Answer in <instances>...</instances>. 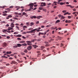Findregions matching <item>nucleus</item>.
I'll list each match as a JSON object with an SVG mask.
<instances>
[{
	"instance_id": "obj_46",
	"label": "nucleus",
	"mask_w": 78,
	"mask_h": 78,
	"mask_svg": "<svg viewBox=\"0 0 78 78\" xmlns=\"http://www.w3.org/2000/svg\"><path fill=\"white\" fill-rule=\"evenodd\" d=\"M7 10L8 11H11V10L10 9H7Z\"/></svg>"
},
{
	"instance_id": "obj_60",
	"label": "nucleus",
	"mask_w": 78,
	"mask_h": 78,
	"mask_svg": "<svg viewBox=\"0 0 78 78\" xmlns=\"http://www.w3.org/2000/svg\"><path fill=\"white\" fill-rule=\"evenodd\" d=\"M43 52H46L47 51L45 50H43Z\"/></svg>"
},
{
	"instance_id": "obj_64",
	"label": "nucleus",
	"mask_w": 78,
	"mask_h": 78,
	"mask_svg": "<svg viewBox=\"0 0 78 78\" xmlns=\"http://www.w3.org/2000/svg\"><path fill=\"white\" fill-rule=\"evenodd\" d=\"M68 23H71V21H70V20H69L68 21Z\"/></svg>"
},
{
	"instance_id": "obj_34",
	"label": "nucleus",
	"mask_w": 78,
	"mask_h": 78,
	"mask_svg": "<svg viewBox=\"0 0 78 78\" xmlns=\"http://www.w3.org/2000/svg\"><path fill=\"white\" fill-rule=\"evenodd\" d=\"M2 15L3 16H7V14L6 13L3 14Z\"/></svg>"
},
{
	"instance_id": "obj_16",
	"label": "nucleus",
	"mask_w": 78,
	"mask_h": 78,
	"mask_svg": "<svg viewBox=\"0 0 78 78\" xmlns=\"http://www.w3.org/2000/svg\"><path fill=\"white\" fill-rule=\"evenodd\" d=\"M41 50H43L44 48H45V47L44 46H41Z\"/></svg>"
},
{
	"instance_id": "obj_14",
	"label": "nucleus",
	"mask_w": 78,
	"mask_h": 78,
	"mask_svg": "<svg viewBox=\"0 0 78 78\" xmlns=\"http://www.w3.org/2000/svg\"><path fill=\"white\" fill-rule=\"evenodd\" d=\"M17 45L18 47H21V46H22V44H17Z\"/></svg>"
},
{
	"instance_id": "obj_57",
	"label": "nucleus",
	"mask_w": 78,
	"mask_h": 78,
	"mask_svg": "<svg viewBox=\"0 0 78 78\" xmlns=\"http://www.w3.org/2000/svg\"><path fill=\"white\" fill-rule=\"evenodd\" d=\"M50 31V30H49V29H48L47 30V31H46V33H48V31Z\"/></svg>"
},
{
	"instance_id": "obj_40",
	"label": "nucleus",
	"mask_w": 78,
	"mask_h": 78,
	"mask_svg": "<svg viewBox=\"0 0 78 78\" xmlns=\"http://www.w3.org/2000/svg\"><path fill=\"white\" fill-rule=\"evenodd\" d=\"M23 28H27V27L26 26H24L23 27Z\"/></svg>"
},
{
	"instance_id": "obj_51",
	"label": "nucleus",
	"mask_w": 78,
	"mask_h": 78,
	"mask_svg": "<svg viewBox=\"0 0 78 78\" xmlns=\"http://www.w3.org/2000/svg\"><path fill=\"white\" fill-rule=\"evenodd\" d=\"M51 55V54H48L46 56V57H48V56H50Z\"/></svg>"
},
{
	"instance_id": "obj_11",
	"label": "nucleus",
	"mask_w": 78,
	"mask_h": 78,
	"mask_svg": "<svg viewBox=\"0 0 78 78\" xmlns=\"http://www.w3.org/2000/svg\"><path fill=\"white\" fill-rule=\"evenodd\" d=\"M41 17H42V16H38L37 17V19H40V18Z\"/></svg>"
},
{
	"instance_id": "obj_21",
	"label": "nucleus",
	"mask_w": 78,
	"mask_h": 78,
	"mask_svg": "<svg viewBox=\"0 0 78 78\" xmlns=\"http://www.w3.org/2000/svg\"><path fill=\"white\" fill-rule=\"evenodd\" d=\"M32 25H34V23L33 22H31L30 23V26L32 27Z\"/></svg>"
},
{
	"instance_id": "obj_17",
	"label": "nucleus",
	"mask_w": 78,
	"mask_h": 78,
	"mask_svg": "<svg viewBox=\"0 0 78 78\" xmlns=\"http://www.w3.org/2000/svg\"><path fill=\"white\" fill-rule=\"evenodd\" d=\"M27 26H30V23H26Z\"/></svg>"
},
{
	"instance_id": "obj_36",
	"label": "nucleus",
	"mask_w": 78,
	"mask_h": 78,
	"mask_svg": "<svg viewBox=\"0 0 78 78\" xmlns=\"http://www.w3.org/2000/svg\"><path fill=\"white\" fill-rule=\"evenodd\" d=\"M8 17H9V18H11L12 17V15H9L8 16Z\"/></svg>"
},
{
	"instance_id": "obj_61",
	"label": "nucleus",
	"mask_w": 78,
	"mask_h": 78,
	"mask_svg": "<svg viewBox=\"0 0 78 78\" xmlns=\"http://www.w3.org/2000/svg\"><path fill=\"white\" fill-rule=\"evenodd\" d=\"M31 9H28V11H31Z\"/></svg>"
},
{
	"instance_id": "obj_10",
	"label": "nucleus",
	"mask_w": 78,
	"mask_h": 78,
	"mask_svg": "<svg viewBox=\"0 0 78 78\" xmlns=\"http://www.w3.org/2000/svg\"><path fill=\"white\" fill-rule=\"evenodd\" d=\"M33 47L34 48H36L37 47H38V46H36V45H33Z\"/></svg>"
},
{
	"instance_id": "obj_48",
	"label": "nucleus",
	"mask_w": 78,
	"mask_h": 78,
	"mask_svg": "<svg viewBox=\"0 0 78 78\" xmlns=\"http://www.w3.org/2000/svg\"><path fill=\"white\" fill-rule=\"evenodd\" d=\"M20 7H18V8H17L16 10H19V9H20Z\"/></svg>"
},
{
	"instance_id": "obj_6",
	"label": "nucleus",
	"mask_w": 78,
	"mask_h": 78,
	"mask_svg": "<svg viewBox=\"0 0 78 78\" xmlns=\"http://www.w3.org/2000/svg\"><path fill=\"white\" fill-rule=\"evenodd\" d=\"M37 30V29H35L32 30L31 31H30L31 33H35V31L36 30Z\"/></svg>"
},
{
	"instance_id": "obj_29",
	"label": "nucleus",
	"mask_w": 78,
	"mask_h": 78,
	"mask_svg": "<svg viewBox=\"0 0 78 78\" xmlns=\"http://www.w3.org/2000/svg\"><path fill=\"white\" fill-rule=\"evenodd\" d=\"M65 19V17L63 16H62L61 17V19Z\"/></svg>"
},
{
	"instance_id": "obj_4",
	"label": "nucleus",
	"mask_w": 78,
	"mask_h": 78,
	"mask_svg": "<svg viewBox=\"0 0 78 78\" xmlns=\"http://www.w3.org/2000/svg\"><path fill=\"white\" fill-rule=\"evenodd\" d=\"M13 22L11 23L10 25V27H12V28H14V24L13 23H14V20H13Z\"/></svg>"
},
{
	"instance_id": "obj_5",
	"label": "nucleus",
	"mask_w": 78,
	"mask_h": 78,
	"mask_svg": "<svg viewBox=\"0 0 78 78\" xmlns=\"http://www.w3.org/2000/svg\"><path fill=\"white\" fill-rule=\"evenodd\" d=\"M31 49H32V47L31 46H29L27 48V49L29 51L31 50Z\"/></svg>"
},
{
	"instance_id": "obj_58",
	"label": "nucleus",
	"mask_w": 78,
	"mask_h": 78,
	"mask_svg": "<svg viewBox=\"0 0 78 78\" xmlns=\"http://www.w3.org/2000/svg\"><path fill=\"white\" fill-rule=\"evenodd\" d=\"M7 39H9V38H10V37L9 36H7L6 37Z\"/></svg>"
},
{
	"instance_id": "obj_63",
	"label": "nucleus",
	"mask_w": 78,
	"mask_h": 78,
	"mask_svg": "<svg viewBox=\"0 0 78 78\" xmlns=\"http://www.w3.org/2000/svg\"><path fill=\"white\" fill-rule=\"evenodd\" d=\"M73 11H76V9H73Z\"/></svg>"
},
{
	"instance_id": "obj_1",
	"label": "nucleus",
	"mask_w": 78,
	"mask_h": 78,
	"mask_svg": "<svg viewBox=\"0 0 78 78\" xmlns=\"http://www.w3.org/2000/svg\"><path fill=\"white\" fill-rule=\"evenodd\" d=\"M34 42V40H31V41H26V42L27 43V45H32L31 42Z\"/></svg>"
},
{
	"instance_id": "obj_15",
	"label": "nucleus",
	"mask_w": 78,
	"mask_h": 78,
	"mask_svg": "<svg viewBox=\"0 0 78 78\" xmlns=\"http://www.w3.org/2000/svg\"><path fill=\"white\" fill-rule=\"evenodd\" d=\"M18 46L17 45H13V48H14L15 49L16 48H17Z\"/></svg>"
},
{
	"instance_id": "obj_43",
	"label": "nucleus",
	"mask_w": 78,
	"mask_h": 78,
	"mask_svg": "<svg viewBox=\"0 0 78 78\" xmlns=\"http://www.w3.org/2000/svg\"><path fill=\"white\" fill-rule=\"evenodd\" d=\"M27 33H31V31H27Z\"/></svg>"
},
{
	"instance_id": "obj_8",
	"label": "nucleus",
	"mask_w": 78,
	"mask_h": 78,
	"mask_svg": "<svg viewBox=\"0 0 78 78\" xmlns=\"http://www.w3.org/2000/svg\"><path fill=\"white\" fill-rule=\"evenodd\" d=\"M30 18L32 19H36L37 17L36 16H30Z\"/></svg>"
},
{
	"instance_id": "obj_9",
	"label": "nucleus",
	"mask_w": 78,
	"mask_h": 78,
	"mask_svg": "<svg viewBox=\"0 0 78 78\" xmlns=\"http://www.w3.org/2000/svg\"><path fill=\"white\" fill-rule=\"evenodd\" d=\"M66 6L70 7L71 8H74V6H72L70 5H66Z\"/></svg>"
},
{
	"instance_id": "obj_24",
	"label": "nucleus",
	"mask_w": 78,
	"mask_h": 78,
	"mask_svg": "<svg viewBox=\"0 0 78 78\" xmlns=\"http://www.w3.org/2000/svg\"><path fill=\"white\" fill-rule=\"evenodd\" d=\"M39 10H43V8L42 7H39Z\"/></svg>"
},
{
	"instance_id": "obj_56",
	"label": "nucleus",
	"mask_w": 78,
	"mask_h": 78,
	"mask_svg": "<svg viewBox=\"0 0 78 78\" xmlns=\"http://www.w3.org/2000/svg\"><path fill=\"white\" fill-rule=\"evenodd\" d=\"M16 28H17L18 29V30H19V26H16Z\"/></svg>"
},
{
	"instance_id": "obj_32",
	"label": "nucleus",
	"mask_w": 78,
	"mask_h": 78,
	"mask_svg": "<svg viewBox=\"0 0 78 78\" xmlns=\"http://www.w3.org/2000/svg\"><path fill=\"white\" fill-rule=\"evenodd\" d=\"M63 46H64V44H63L62 43H61L60 47H62Z\"/></svg>"
},
{
	"instance_id": "obj_54",
	"label": "nucleus",
	"mask_w": 78,
	"mask_h": 78,
	"mask_svg": "<svg viewBox=\"0 0 78 78\" xmlns=\"http://www.w3.org/2000/svg\"><path fill=\"white\" fill-rule=\"evenodd\" d=\"M7 33H11V31H7Z\"/></svg>"
},
{
	"instance_id": "obj_42",
	"label": "nucleus",
	"mask_w": 78,
	"mask_h": 78,
	"mask_svg": "<svg viewBox=\"0 0 78 78\" xmlns=\"http://www.w3.org/2000/svg\"><path fill=\"white\" fill-rule=\"evenodd\" d=\"M56 3H57V2H54V3H55V5H57V4H56Z\"/></svg>"
},
{
	"instance_id": "obj_28",
	"label": "nucleus",
	"mask_w": 78,
	"mask_h": 78,
	"mask_svg": "<svg viewBox=\"0 0 78 78\" xmlns=\"http://www.w3.org/2000/svg\"><path fill=\"white\" fill-rule=\"evenodd\" d=\"M11 28L12 27H10L9 28H8V29H7V30H11Z\"/></svg>"
},
{
	"instance_id": "obj_35",
	"label": "nucleus",
	"mask_w": 78,
	"mask_h": 78,
	"mask_svg": "<svg viewBox=\"0 0 78 78\" xmlns=\"http://www.w3.org/2000/svg\"><path fill=\"white\" fill-rule=\"evenodd\" d=\"M13 19H15V20H18V18L16 17H14L13 18Z\"/></svg>"
},
{
	"instance_id": "obj_55",
	"label": "nucleus",
	"mask_w": 78,
	"mask_h": 78,
	"mask_svg": "<svg viewBox=\"0 0 78 78\" xmlns=\"http://www.w3.org/2000/svg\"><path fill=\"white\" fill-rule=\"evenodd\" d=\"M22 62H23V61H19V62H19V63H21Z\"/></svg>"
},
{
	"instance_id": "obj_52",
	"label": "nucleus",
	"mask_w": 78,
	"mask_h": 78,
	"mask_svg": "<svg viewBox=\"0 0 78 78\" xmlns=\"http://www.w3.org/2000/svg\"><path fill=\"white\" fill-rule=\"evenodd\" d=\"M68 19H71V16H68Z\"/></svg>"
},
{
	"instance_id": "obj_12",
	"label": "nucleus",
	"mask_w": 78,
	"mask_h": 78,
	"mask_svg": "<svg viewBox=\"0 0 78 78\" xmlns=\"http://www.w3.org/2000/svg\"><path fill=\"white\" fill-rule=\"evenodd\" d=\"M6 7L5 6H0V8H2L3 9H5V8Z\"/></svg>"
},
{
	"instance_id": "obj_37",
	"label": "nucleus",
	"mask_w": 78,
	"mask_h": 78,
	"mask_svg": "<svg viewBox=\"0 0 78 78\" xmlns=\"http://www.w3.org/2000/svg\"><path fill=\"white\" fill-rule=\"evenodd\" d=\"M11 64H14V61H12L11 62Z\"/></svg>"
},
{
	"instance_id": "obj_41",
	"label": "nucleus",
	"mask_w": 78,
	"mask_h": 78,
	"mask_svg": "<svg viewBox=\"0 0 78 78\" xmlns=\"http://www.w3.org/2000/svg\"><path fill=\"white\" fill-rule=\"evenodd\" d=\"M18 33H19V32H15L14 33V34H18Z\"/></svg>"
},
{
	"instance_id": "obj_20",
	"label": "nucleus",
	"mask_w": 78,
	"mask_h": 78,
	"mask_svg": "<svg viewBox=\"0 0 78 78\" xmlns=\"http://www.w3.org/2000/svg\"><path fill=\"white\" fill-rule=\"evenodd\" d=\"M27 14L25 12H23V16H26Z\"/></svg>"
},
{
	"instance_id": "obj_39",
	"label": "nucleus",
	"mask_w": 78,
	"mask_h": 78,
	"mask_svg": "<svg viewBox=\"0 0 78 78\" xmlns=\"http://www.w3.org/2000/svg\"><path fill=\"white\" fill-rule=\"evenodd\" d=\"M8 30H5V29H4V31H3V32H4V31L5 32H7Z\"/></svg>"
},
{
	"instance_id": "obj_2",
	"label": "nucleus",
	"mask_w": 78,
	"mask_h": 78,
	"mask_svg": "<svg viewBox=\"0 0 78 78\" xmlns=\"http://www.w3.org/2000/svg\"><path fill=\"white\" fill-rule=\"evenodd\" d=\"M28 6H30V9H33V6H34V4L33 3H31L28 5Z\"/></svg>"
},
{
	"instance_id": "obj_25",
	"label": "nucleus",
	"mask_w": 78,
	"mask_h": 78,
	"mask_svg": "<svg viewBox=\"0 0 78 78\" xmlns=\"http://www.w3.org/2000/svg\"><path fill=\"white\" fill-rule=\"evenodd\" d=\"M17 37H22V35H17Z\"/></svg>"
},
{
	"instance_id": "obj_13",
	"label": "nucleus",
	"mask_w": 78,
	"mask_h": 78,
	"mask_svg": "<svg viewBox=\"0 0 78 78\" xmlns=\"http://www.w3.org/2000/svg\"><path fill=\"white\" fill-rule=\"evenodd\" d=\"M41 34H42V35H44V33H41V32H39L38 34V36H39L41 35Z\"/></svg>"
},
{
	"instance_id": "obj_49",
	"label": "nucleus",
	"mask_w": 78,
	"mask_h": 78,
	"mask_svg": "<svg viewBox=\"0 0 78 78\" xmlns=\"http://www.w3.org/2000/svg\"><path fill=\"white\" fill-rule=\"evenodd\" d=\"M43 11H45V12L46 11V9H43Z\"/></svg>"
},
{
	"instance_id": "obj_31",
	"label": "nucleus",
	"mask_w": 78,
	"mask_h": 78,
	"mask_svg": "<svg viewBox=\"0 0 78 78\" xmlns=\"http://www.w3.org/2000/svg\"><path fill=\"white\" fill-rule=\"evenodd\" d=\"M44 44H49V43L48 42H46L45 41L44 42Z\"/></svg>"
},
{
	"instance_id": "obj_33",
	"label": "nucleus",
	"mask_w": 78,
	"mask_h": 78,
	"mask_svg": "<svg viewBox=\"0 0 78 78\" xmlns=\"http://www.w3.org/2000/svg\"><path fill=\"white\" fill-rule=\"evenodd\" d=\"M21 54L22 55H25V53H23V52H21Z\"/></svg>"
},
{
	"instance_id": "obj_19",
	"label": "nucleus",
	"mask_w": 78,
	"mask_h": 78,
	"mask_svg": "<svg viewBox=\"0 0 78 78\" xmlns=\"http://www.w3.org/2000/svg\"><path fill=\"white\" fill-rule=\"evenodd\" d=\"M59 22H60V20H57L56 21V22L55 23H59Z\"/></svg>"
},
{
	"instance_id": "obj_27",
	"label": "nucleus",
	"mask_w": 78,
	"mask_h": 78,
	"mask_svg": "<svg viewBox=\"0 0 78 78\" xmlns=\"http://www.w3.org/2000/svg\"><path fill=\"white\" fill-rule=\"evenodd\" d=\"M25 41H20V43H25Z\"/></svg>"
},
{
	"instance_id": "obj_47",
	"label": "nucleus",
	"mask_w": 78,
	"mask_h": 78,
	"mask_svg": "<svg viewBox=\"0 0 78 78\" xmlns=\"http://www.w3.org/2000/svg\"><path fill=\"white\" fill-rule=\"evenodd\" d=\"M17 40H19L20 41H21V38H17Z\"/></svg>"
},
{
	"instance_id": "obj_53",
	"label": "nucleus",
	"mask_w": 78,
	"mask_h": 78,
	"mask_svg": "<svg viewBox=\"0 0 78 78\" xmlns=\"http://www.w3.org/2000/svg\"><path fill=\"white\" fill-rule=\"evenodd\" d=\"M58 17H62V16H61V15H59Z\"/></svg>"
},
{
	"instance_id": "obj_38",
	"label": "nucleus",
	"mask_w": 78,
	"mask_h": 78,
	"mask_svg": "<svg viewBox=\"0 0 78 78\" xmlns=\"http://www.w3.org/2000/svg\"><path fill=\"white\" fill-rule=\"evenodd\" d=\"M66 14H68V12H66L64 14V16H66Z\"/></svg>"
},
{
	"instance_id": "obj_62",
	"label": "nucleus",
	"mask_w": 78,
	"mask_h": 78,
	"mask_svg": "<svg viewBox=\"0 0 78 78\" xmlns=\"http://www.w3.org/2000/svg\"><path fill=\"white\" fill-rule=\"evenodd\" d=\"M39 23V21H37L36 23L37 24H38Z\"/></svg>"
},
{
	"instance_id": "obj_3",
	"label": "nucleus",
	"mask_w": 78,
	"mask_h": 78,
	"mask_svg": "<svg viewBox=\"0 0 78 78\" xmlns=\"http://www.w3.org/2000/svg\"><path fill=\"white\" fill-rule=\"evenodd\" d=\"M41 5H40V7H44L46 5V4L45 2H41Z\"/></svg>"
},
{
	"instance_id": "obj_44",
	"label": "nucleus",
	"mask_w": 78,
	"mask_h": 78,
	"mask_svg": "<svg viewBox=\"0 0 78 78\" xmlns=\"http://www.w3.org/2000/svg\"><path fill=\"white\" fill-rule=\"evenodd\" d=\"M14 14H16V15H18V13L17 12H15Z\"/></svg>"
},
{
	"instance_id": "obj_50",
	"label": "nucleus",
	"mask_w": 78,
	"mask_h": 78,
	"mask_svg": "<svg viewBox=\"0 0 78 78\" xmlns=\"http://www.w3.org/2000/svg\"><path fill=\"white\" fill-rule=\"evenodd\" d=\"M67 12V11H66V10H63L62 11V12Z\"/></svg>"
},
{
	"instance_id": "obj_23",
	"label": "nucleus",
	"mask_w": 78,
	"mask_h": 78,
	"mask_svg": "<svg viewBox=\"0 0 78 78\" xmlns=\"http://www.w3.org/2000/svg\"><path fill=\"white\" fill-rule=\"evenodd\" d=\"M57 37L58 38V39H59V40H61V37L59 36H58Z\"/></svg>"
},
{
	"instance_id": "obj_22",
	"label": "nucleus",
	"mask_w": 78,
	"mask_h": 78,
	"mask_svg": "<svg viewBox=\"0 0 78 78\" xmlns=\"http://www.w3.org/2000/svg\"><path fill=\"white\" fill-rule=\"evenodd\" d=\"M24 52L25 53H28V51L27 50V49H25L24 51Z\"/></svg>"
},
{
	"instance_id": "obj_59",
	"label": "nucleus",
	"mask_w": 78,
	"mask_h": 78,
	"mask_svg": "<svg viewBox=\"0 0 78 78\" xmlns=\"http://www.w3.org/2000/svg\"><path fill=\"white\" fill-rule=\"evenodd\" d=\"M37 41H41V39H38L37 40Z\"/></svg>"
},
{
	"instance_id": "obj_26",
	"label": "nucleus",
	"mask_w": 78,
	"mask_h": 78,
	"mask_svg": "<svg viewBox=\"0 0 78 78\" xmlns=\"http://www.w3.org/2000/svg\"><path fill=\"white\" fill-rule=\"evenodd\" d=\"M27 44H26V43H24L22 45H23V46H26V45H27Z\"/></svg>"
},
{
	"instance_id": "obj_30",
	"label": "nucleus",
	"mask_w": 78,
	"mask_h": 78,
	"mask_svg": "<svg viewBox=\"0 0 78 78\" xmlns=\"http://www.w3.org/2000/svg\"><path fill=\"white\" fill-rule=\"evenodd\" d=\"M45 47H49L50 46L49 44H46L45 45Z\"/></svg>"
},
{
	"instance_id": "obj_45",
	"label": "nucleus",
	"mask_w": 78,
	"mask_h": 78,
	"mask_svg": "<svg viewBox=\"0 0 78 78\" xmlns=\"http://www.w3.org/2000/svg\"><path fill=\"white\" fill-rule=\"evenodd\" d=\"M60 5H64V3H63V2H61L60 3Z\"/></svg>"
},
{
	"instance_id": "obj_7",
	"label": "nucleus",
	"mask_w": 78,
	"mask_h": 78,
	"mask_svg": "<svg viewBox=\"0 0 78 78\" xmlns=\"http://www.w3.org/2000/svg\"><path fill=\"white\" fill-rule=\"evenodd\" d=\"M2 46L3 47H5L7 46V44L6 43H4L2 44Z\"/></svg>"
},
{
	"instance_id": "obj_18",
	"label": "nucleus",
	"mask_w": 78,
	"mask_h": 78,
	"mask_svg": "<svg viewBox=\"0 0 78 78\" xmlns=\"http://www.w3.org/2000/svg\"><path fill=\"white\" fill-rule=\"evenodd\" d=\"M12 53V52L11 51H7L6 52V53L7 54H11V53Z\"/></svg>"
}]
</instances>
